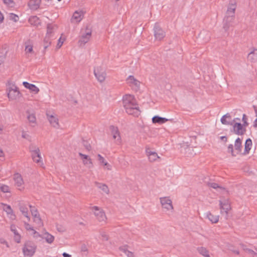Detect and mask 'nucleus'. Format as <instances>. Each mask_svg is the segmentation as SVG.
<instances>
[{"label": "nucleus", "mask_w": 257, "mask_h": 257, "mask_svg": "<svg viewBox=\"0 0 257 257\" xmlns=\"http://www.w3.org/2000/svg\"><path fill=\"white\" fill-rule=\"evenodd\" d=\"M60 40H61V38H60V39H59V40H58V41H59V42H58V44H57V47H58V48L61 47V46H62V44H63V42H61V43H60Z\"/></svg>", "instance_id": "nucleus-63"}, {"label": "nucleus", "mask_w": 257, "mask_h": 257, "mask_svg": "<svg viewBox=\"0 0 257 257\" xmlns=\"http://www.w3.org/2000/svg\"><path fill=\"white\" fill-rule=\"evenodd\" d=\"M33 161L37 163L40 162L41 161V157L40 154L39 155V154H37V156H36V159H33Z\"/></svg>", "instance_id": "nucleus-53"}, {"label": "nucleus", "mask_w": 257, "mask_h": 257, "mask_svg": "<svg viewBox=\"0 0 257 257\" xmlns=\"http://www.w3.org/2000/svg\"><path fill=\"white\" fill-rule=\"evenodd\" d=\"M226 118H230L231 117H230V115H229V114L228 113H227L225 115H224L221 118V122L222 124H226V125H233V122H228L226 120Z\"/></svg>", "instance_id": "nucleus-35"}, {"label": "nucleus", "mask_w": 257, "mask_h": 257, "mask_svg": "<svg viewBox=\"0 0 257 257\" xmlns=\"http://www.w3.org/2000/svg\"><path fill=\"white\" fill-rule=\"evenodd\" d=\"M126 81L130 86H131L134 91H138L140 90V82L135 78L134 76H129Z\"/></svg>", "instance_id": "nucleus-8"}, {"label": "nucleus", "mask_w": 257, "mask_h": 257, "mask_svg": "<svg viewBox=\"0 0 257 257\" xmlns=\"http://www.w3.org/2000/svg\"><path fill=\"white\" fill-rule=\"evenodd\" d=\"M206 216L212 223H215L218 221V215H214L210 212H208L207 213Z\"/></svg>", "instance_id": "nucleus-30"}, {"label": "nucleus", "mask_w": 257, "mask_h": 257, "mask_svg": "<svg viewBox=\"0 0 257 257\" xmlns=\"http://www.w3.org/2000/svg\"><path fill=\"white\" fill-rule=\"evenodd\" d=\"M0 243L1 244H6L7 247H9V245L8 242L4 238H0Z\"/></svg>", "instance_id": "nucleus-55"}, {"label": "nucleus", "mask_w": 257, "mask_h": 257, "mask_svg": "<svg viewBox=\"0 0 257 257\" xmlns=\"http://www.w3.org/2000/svg\"><path fill=\"white\" fill-rule=\"evenodd\" d=\"M25 51L27 53H31L33 51V46L32 45H27L26 46Z\"/></svg>", "instance_id": "nucleus-51"}, {"label": "nucleus", "mask_w": 257, "mask_h": 257, "mask_svg": "<svg viewBox=\"0 0 257 257\" xmlns=\"http://www.w3.org/2000/svg\"><path fill=\"white\" fill-rule=\"evenodd\" d=\"M0 190L4 193L10 192L9 187L6 185L0 184Z\"/></svg>", "instance_id": "nucleus-41"}, {"label": "nucleus", "mask_w": 257, "mask_h": 257, "mask_svg": "<svg viewBox=\"0 0 257 257\" xmlns=\"http://www.w3.org/2000/svg\"><path fill=\"white\" fill-rule=\"evenodd\" d=\"M28 205H29L23 202H20L18 204L19 210L22 214L28 218V220L29 221L30 220V217L29 216Z\"/></svg>", "instance_id": "nucleus-12"}, {"label": "nucleus", "mask_w": 257, "mask_h": 257, "mask_svg": "<svg viewBox=\"0 0 257 257\" xmlns=\"http://www.w3.org/2000/svg\"><path fill=\"white\" fill-rule=\"evenodd\" d=\"M10 19L15 22H17L19 21V18L17 15L11 13L10 16Z\"/></svg>", "instance_id": "nucleus-44"}, {"label": "nucleus", "mask_w": 257, "mask_h": 257, "mask_svg": "<svg viewBox=\"0 0 257 257\" xmlns=\"http://www.w3.org/2000/svg\"><path fill=\"white\" fill-rule=\"evenodd\" d=\"M208 186L212 187L214 189L220 188V189H222L224 190L225 189L224 188H223V187L220 186L219 185H218V184H217L216 183H214V182H208Z\"/></svg>", "instance_id": "nucleus-42"}, {"label": "nucleus", "mask_w": 257, "mask_h": 257, "mask_svg": "<svg viewBox=\"0 0 257 257\" xmlns=\"http://www.w3.org/2000/svg\"><path fill=\"white\" fill-rule=\"evenodd\" d=\"M91 30L88 29V27H87L85 33L82 34L79 40L78 43L80 46L84 45L89 41L91 36Z\"/></svg>", "instance_id": "nucleus-9"}, {"label": "nucleus", "mask_w": 257, "mask_h": 257, "mask_svg": "<svg viewBox=\"0 0 257 257\" xmlns=\"http://www.w3.org/2000/svg\"><path fill=\"white\" fill-rule=\"evenodd\" d=\"M7 53V51L6 49H2L0 51V65L4 62Z\"/></svg>", "instance_id": "nucleus-36"}, {"label": "nucleus", "mask_w": 257, "mask_h": 257, "mask_svg": "<svg viewBox=\"0 0 257 257\" xmlns=\"http://www.w3.org/2000/svg\"><path fill=\"white\" fill-rule=\"evenodd\" d=\"M55 25H53L51 24H48L47 26V33L46 36L48 37L53 38V29Z\"/></svg>", "instance_id": "nucleus-31"}, {"label": "nucleus", "mask_w": 257, "mask_h": 257, "mask_svg": "<svg viewBox=\"0 0 257 257\" xmlns=\"http://www.w3.org/2000/svg\"><path fill=\"white\" fill-rule=\"evenodd\" d=\"M94 74L97 80L101 83L103 82L105 79V71L101 66H98L94 68Z\"/></svg>", "instance_id": "nucleus-5"}, {"label": "nucleus", "mask_w": 257, "mask_h": 257, "mask_svg": "<svg viewBox=\"0 0 257 257\" xmlns=\"http://www.w3.org/2000/svg\"><path fill=\"white\" fill-rule=\"evenodd\" d=\"M160 203L162 207L166 211H173L174 207L172 204V201L168 197H164L160 198Z\"/></svg>", "instance_id": "nucleus-6"}, {"label": "nucleus", "mask_w": 257, "mask_h": 257, "mask_svg": "<svg viewBox=\"0 0 257 257\" xmlns=\"http://www.w3.org/2000/svg\"><path fill=\"white\" fill-rule=\"evenodd\" d=\"M27 119L30 123H36V118L35 114L31 113L29 111H27Z\"/></svg>", "instance_id": "nucleus-34"}, {"label": "nucleus", "mask_w": 257, "mask_h": 257, "mask_svg": "<svg viewBox=\"0 0 257 257\" xmlns=\"http://www.w3.org/2000/svg\"><path fill=\"white\" fill-rule=\"evenodd\" d=\"M233 132L237 135H243L246 132V127L240 122H235L233 124Z\"/></svg>", "instance_id": "nucleus-11"}, {"label": "nucleus", "mask_w": 257, "mask_h": 257, "mask_svg": "<svg viewBox=\"0 0 257 257\" xmlns=\"http://www.w3.org/2000/svg\"><path fill=\"white\" fill-rule=\"evenodd\" d=\"M33 234L34 237L38 238V237H41V235L39 233V232L35 230L33 231Z\"/></svg>", "instance_id": "nucleus-58"}, {"label": "nucleus", "mask_w": 257, "mask_h": 257, "mask_svg": "<svg viewBox=\"0 0 257 257\" xmlns=\"http://www.w3.org/2000/svg\"><path fill=\"white\" fill-rule=\"evenodd\" d=\"M34 222L37 225L38 227H41L43 225V223L40 216L33 218Z\"/></svg>", "instance_id": "nucleus-38"}, {"label": "nucleus", "mask_w": 257, "mask_h": 257, "mask_svg": "<svg viewBox=\"0 0 257 257\" xmlns=\"http://www.w3.org/2000/svg\"><path fill=\"white\" fill-rule=\"evenodd\" d=\"M25 228L27 230H32L34 231V229H33V227H32L29 223H25Z\"/></svg>", "instance_id": "nucleus-54"}, {"label": "nucleus", "mask_w": 257, "mask_h": 257, "mask_svg": "<svg viewBox=\"0 0 257 257\" xmlns=\"http://www.w3.org/2000/svg\"><path fill=\"white\" fill-rule=\"evenodd\" d=\"M79 156L81 157L83 160V163L88 168L93 167V163L91 159L86 155L83 154L81 153H79Z\"/></svg>", "instance_id": "nucleus-13"}, {"label": "nucleus", "mask_w": 257, "mask_h": 257, "mask_svg": "<svg viewBox=\"0 0 257 257\" xmlns=\"http://www.w3.org/2000/svg\"><path fill=\"white\" fill-rule=\"evenodd\" d=\"M197 249L199 253L203 255L204 257H210L209 251L205 247H199Z\"/></svg>", "instance_id": "nucleus-33"}, {"label": "nucleus", "mask_w": 257, "mask_h": 257, "mask_svg": "<svg viewBox=\"0 0 257 257\" xmlns=\"http://www.w3.org/2000/svg\"><path fill=\"white\" fill-rule=\"evenodd\" d=\"M4 3L9 7H13L15 5V3L13 0H3Z\"/></svg>", "instance_id": "nucleus-45"}, {"label": "nucleus", "mask_w": 257, "mask_h": 257, "mask_svg": "<svg viewBox=\"0 0 257 257\" xmlns=\"http://www.w3.org/2000/svg\"><path fill=\"white\" fill-rule=\"evenodd\" d=\"M231 250L234 253L236 254H239V251L238 250H232L231 249Z\"/></svg>", "instance_id": "nucleus-64"}, {"label": "nucleus", "mask_w": 257, "mask_h": 257, "mask_svg": "<svg viewBox=\"0 0 257 257\" xmlns=\"http://www.w3.org/2000/svg\"><path fill=\"white\" fill-rule=\"evenodd\" d=\"M23 85L24 86L25 88L29 89L31 92H33L34 94H37L40 91L39 89L35 85L30 84L28 82H23Z\"/></svg>", "instance_id": "nucleus-17"}, {"label": "nucleus", "mask_w": 257, "mask_h": 257, "mask_svg": "<svg viewBox=\"0 0 257 257\" xmlns=\"http://www.w3.org/2000/svg\"><path fill=\"white\" fill-rule=\"evenodd\" d=\"M220 207L221 212L224 210L226 214L228 213V211L230 209V205L228 200H224L223 201H219Z\"/></svg>", "instance_id": "nucleus-16"}, {"label": "nucleus", "mask_w": 257, "mask_h": 257, "mask_svg": "<svg viewBox=\"0 0 257 257\" xmlns=\"http://www.w3.org/2000/svg\"><path fill=\"white\" fill-rule=\"evenodd\" d=\"M97 157H98V160L99 161V162L103 164L104 166H107L108 170H111L110 167H110V166L109 165L108 163H107L106 162L104 161V158L103 157H102L100 154H98L97 155Z\"/></svg>", "instance_id": "nucleus-40"}, {"label": "nucleus", "mask_w": 257, "mask_h": 257, "mask_svg": "<svg viewBox=\"0 0 257 257\" xmlns=\"http://www.w3.org/2000/svg\"><path fill=\"white\" fill-rule=\"evenodd\" d=\"M21 236L20 234H18V235H15L14 236V240L17 243H20L21 242Z\"/></svg>", "instance_id": "nucleus-52"}, {"label": "nucleus", "mask_w": 257, "mask_h": 257, "mask_svg": "<svg viewBox=\"0 0 257 257\" xmlns=\"http://www.w3.org/2000/svg\"><path fill=\"white\" fill-rule=\"evenodd\" d=\"M29 22L32 25H34V26H36L40 25L41 23V20L36 16L30 17L29 19Z\"/></svg>", "instance_id": "nucleus-25"}, {"label": "nucleus", "mask_w": 257, "mask_h": 257, "mask_svg": "<svg viewBox=\"0 0 257 257\" xmlns=\"http://www.w3.org/2000/svg\"><path fill=\"white\" fill-rule=\"evenodd\" d=\"M154 36L155 39L158 40H161L165 36V32L157 23L155 24L154 27Z\"/></svg>", "instance_id": "nucleus-10"}, {"label": "nucleus", "mask_w": 257, "mask_h": 257, "mask_svg": "<svg viewBox=\"0 0 257 257\" xmlns=\"http://www.w3.org/2000/svg\"><path fill=\"white\" fill-rule=\"evenodd\" d=\"M110 130L113 136V138L114 139H116V141L117 143H119L120 142L121 139L118 128L113 125H111L110 126Z\"/></svg>", "instance_id": "nucleus-15"}, {"label": "nucleus", "mask_w": 257, "mask_h": 257, "mask_svg": "<svg viewBox=\"0 0 257 257\" xmlns=\"http://www.w3.org/2000/svg\"><path fill=\"white\" fill-rule=\"evenodd\" d=\"M220 139L224 141L225 142H226L227 141V138L226 136H222L220 137Z\"/></svg>", "instance_id": "nucleus-62"}, {"label": "nucleus", "mask_w": 257, "mask_h": 257, "mask_svg": "<svg viewBox=\"0 0 257 257\" xmlns=\"http://www.w3.org/2000/svg\"><path fill=\"white\" fill-rule=\"evenodd\" d=\"M47 115V117L50 124L54 127H59L58 119L53 115Z\"/></svg>", "instance_id": "nucleus-20"}, {"label": "nucleus", "mask_w": 257, "mask_h": 257, "mask_svg": "<svg viewBox=\"0 0 257 257\" xmlns=\"http://www.w3.org/2000/svg\"><path fill=\"white\" fill-rule=\"evenodd\" d=\"M247 60L251 62H257V49H253L248 54Z\"/></svg>", "instance_id": "nucleus-22"}, {"label": "nucleus", "mask_w": 257, "mask_h": 257, "mask_svg": "<svg viewBox=\"0 0 257 257\" xmlns=\"http://www.w3.org/2000/svg\"><path fill=\"white\" fill-rule=\"evenodd\" d=\"M128 246L127 245H124L119 246L118 249L120 251L123 252L127 257H134V252L128 250Z\"/></svg>", "instance_id": "nucleus-21"}, {"label": "nucleus", "mask_w": 257, "mask_h": 257, "mask_svg": "<svg viewBox=\"0 0 257 257\" xmlns=\"http://www.w3.org/2000/svg\"><path fill=\"white\" fill-rule=\"evenodd\" d=\"M186 154L190 156H193L196 155V153L193 152V149L192 147H187L186 149Z\"/></svg>", "instance_id": "nucleus-43"}, {"label": "nucleus", "mask_w": 257, "mask_h": 257, "mask_svg": "<svg viewBox=\"0 0 257 257\" xmlns=\"http://www.w3.org/2000/svg\"><path fill=\"white\" fill-rule=\"evenodd\" d=\"M84 14L82 11H75L72 16V20H75L77 23H79L83 19Z\"/></svg>", "instance_id": "nucleus-23"}, {"label": "nucleus", "mask_w": 257, "mask_h": 257, "mask_svg": "<svg viewBox=\"0 0 257 257\" xmlns=\"http://www.w3.org/2000/svg\"><path fill=\"white\" fill-rule=\"evenodd\" d=\"M242 146L241 140L239 138L236 139L234 144L235 152L233 150V146L232 144H230L227 147V152L231 153V156L235 157L237 154L241 152Z\"/></svg>", "instance_id": "nucleus-4"}, {"label": "nucleus", "mask_w": 257, "mask_h": 257, "mask_svg": "<svg viewBox=\"0 0 257 257\" xmlns=\"http://www.w3.org/2000/svg\"><path fill=\"white\" fill-rule=\"evenodd\" d=\"M44 235H45L44 237L46 239V241L48 243H51L53 242L54 239V237L52 235L49 234L47 232H46L44 234Z\"/></svg>", "instance_id": "nucleus-37"}, {"label": "nucleus", "mask_w": 257, "mask_h": 257, "mask_svg": "<svg viewBox=\"0 0 257 257\" xmlns=\"http://www.w3.org/2000/svg\"><path fill=\"white\" fill-rule=\"evenodd\" d=\"M30 151L32 153L33 160L36 159L37 154H40V149L38 147L31 145L30 147Z\"/></svg>", "instance_id": "nucleus-27"}, {"label": "nucleus", "mask_w": 257, "mask_h": 257, "mask_svg": "<svg viewBox=\"0 0 257 257\" xmlns=\"http://www.w3.org/2000/svg\"><path fill=\"white\" fill-rule=\"evenodd\" d=\"M123 104L127 114L135 116H138L140 115V111L134 96L130 94L125 95L123 97Z\"/></svg>", "instance_id": "nucleus-1"}, {"label": "nucleus", "mask_w": 257, "mask_h": 257, "mask_svg": "<svg viewBox=\"0 0 257 257\" xmlns=\"http://www.w3.org/2000/svg\"><path fill=\"white\" fill-rule=\"evenodd\" d=\"M82 143H83V146L85 148V149L88 150V151H90L91 150V146L90 145L89 143H88V142L86 141H85V140H83L82 141Z\"/></svg>", "instance_id": "nucleus-47"}, {"label": "nucleus", "mask_w": 257, "mask_h": 257, "mask_svg": "<svg viewBox=\"0 0 257 257\" xmlns=\"http://www.w3.org/2000/svg\"><path fill=\"white\" fill-rule=\"evenodd\" d=\"M247 116L245 114H243L242 118V120L243 121V124H242V125L244 127H246L248 125V123L247 121Z\"/></svg>", "instance_id": "nucleus-46"}, {"label": "nucleus", "mask_w": 257, "mask_h": 257, "mask_svg": "<svg viewBox=\"0 0 257 257\" xmlns=\"http://www.w3.org/2000/svg\"><path fill=\"white\" fill-rule=\"evenodd\" d=\"M4 16L3 15V14L1 13V12H0V23H2L4 21Z\"/></svg>", "instance_id": "nucleus-60"}, {"label": "nucleus", "mask_w": 257, "mask_h": 257, "mask_svg": "<svg viewBox=\"0 0 257 257\" xmlns=\"http://www.w3.org/2000/svg\"><path fill=\"white\" fill-rule=\"evenodd\" d=\"M22 137L23 138L28 140L30 138V136L28 134H27V133L23 132L22 133Z\"/></svg>", "instance_id": "nucleus-57"}, {"label": "nucleus", "mask_w": 257, "mask_h": 257, "mask_svg": "<svg viewBox=\"0 0 257 257\" xmlns=\"http://www.w3.org/2000/svg\"><path fill=\"white\" fill-rule=\"evenodd\" d=\"M152 122L153 123L163 124L169 120L168 119L162 117L158 115H155L152 118Z\"/></svg>", "instance_id": "nucleus-24"}, {"label": "nucleus", "mask_w": 257, "mask_h": 257, "mask_svg": "<svg viewBox=\"0 0 257 257\" xmlns=\"http://www.w3.org/2000/svg\"><path fill=\"white\" fill-rule=\"evenodd\" d=\"M244 250L247 252L252 255H257V253L255 252L253 250L249 248H244Z\"/></svg>", "instance_id": "nucleus-49"}, {"label": "nucleus", "mask_w": 257, "mask_h": 257, "mask_svg": "<svg viewBox=\"0 0 257 257\" xmlns=\"http://www.w3.org/2000/svg\"><path fill=\"white\" fill-rule=\"evenodd\" d=\"M11 230L14 233V235L19 234L18 231L16 229V225L14 224H12L10 227Z\"/></svg>", "instance_id": "nucleus-48"}, {"label": "nucleus", "mask_w": 257, "mask_h": 257, "mask_svg": "<svg viewBox=\"0 0 257 257\" xmlns=\"http://www.w3.org/2000/svg\"><path fill=\"white\" fill-rule=\"evenodd\" d=\"M146 152L148 156L149 161L151 162L156 161L157 159L160 158L157 153L151 151L149 148L146 147Z\"/></svg>", "instance_id": "nucleus-14"}, {"label": "nucleus", "mask_w": 257, "mask_h": 257, "mask_svg": "<svg viewBox=\"0 0 257 257\" xmlns=\"http://www.w3.org/2000/svg\"><path fill=\"white\" fill-rule=\"evenodd\" d=\"M91 209L94 210V214L98 221H105L106 217L104 212L102 209L95 206L91 207Z\"/></svg>", "instance_id": "nucleus-7"}, {"label": "nucleus", "mask_w": 257, "mask_h": 257, "mask_svg": "<svg viewBox=\"0 0 257 257\" xmlns=\"http://www.w3.org/2000/svg\"><path fill=\"white\" fill-rule=\"evenodd\" d=\"M52 38L45 36L43 40V45L44 47V51L51 45Z\"/></svg>", "instance_id": "nucleus-32"}, {"label": "nucleus", "mask_w": 257, "mask_h": 257, "mask_svg": "<svg viewBox=\"0 0 257 257\" xmlns=\"http://www.w3.org/2000/svg\"><path fill=\"white\" fill-rule=\"evenodd\" d=\"M41 0H30L28 3V6L31 10H37L41 4Z\"/></svg>", "instance_id": "nucleus-19"}, {"label": "nucleus", "mask_w": 257, "mask_h": 257, "mask_svg": "<svg viewBox=\"0 0 257 257\" xmlns=\"http://www.w3.org/2000/svg\"><path fill=\"white\" fill-rule=\"evenodd\" d=\"M252 146V141L250 139H247L245 143L244 150L243 155L248 154L251 149Z\"/></svg>", "instance_id": "nucleus-26"}, {"label": "nucleus", "mask_w": 257, "mask_h": 257, "mask_svg": "<svg viewBox=\"0 0 257 257\" xmlns=\"http://www.w3.org/2000/svg\"><path fill=\"white\" fill-rule=\"evenodd\" d=\"M19 95L20 92L17 89V88H16V89H11L8 93L9 98L11 100L16 99L19 97Z\"/></svg>", "instance_id": "nucleus-18"}, {"label": "nucleus", "mask_w": 257, "mask_h": 257, "mask_svg": "<svg viewBox=\"0 0 257 257\" xmlns=\"http://www.w3.org/2000/svg\"><path fill=\"white\" fill-rule=\"evenodd\" d=\"M236 8L235 0H230L228 4L226 15L223 19V28L227 32L229 28L232 26L235 17V12Z\"/></svg>", "instance_id": "nucleus-2"}, {"label": "nucleus", "mask_w": 257, "mask_h": 257, "mask_svg": "<svg viewBox=\"0 0 257 257\" xmlns=\"http://www.w3.org/2000/svg\"><path fill=\"white\" fill-rule=\"evenodd\" d=\"M5 207L4 208V210L8 214H11L12 216H14V218L15 217V215L13 214V210L11 207L9 205H5Z\"/></svg>", "instance_id": "nucleus-39"}, {"label": "nucleus", "mask_w": 257, "mask_h": 257, "mask_svg": "<svg viewBox=\"0 0 257 257\" xmlns=\"http://www.w3.org/2000/svg\"><path fill=\"white\" fill-rule=\"evenodd\" d=\"M14 179L15 182V184L18 187H20L23 184V180L21 175L19 173H16L14 175Z\"/></svg>", "instance_id": "nucleus-28"}, {"label": "nucleus", "mask_w": 257, "mask_h": 257, "mask_svg": "<svg viewBox=\"0 0 257 257\" xmlns=\"http://www.w3.org/2000/svg\"><path fill=\"white\" fill-rule=\"evenodd\" d=\"M37 245L31 241L25 242L22 248L23 252L25 257H32L35 253Z\"/></svg>", "instance_id": "nucleus-3"}, {"label": "nucleus", "mask_w": 257, "mask_h": 257, "mask_svg": "<svg viewBox=\"0 0 257 257\" xmlns=\"http://www.w3.org/2000/svg\"><path fill=\"white\" fill-rule=\"evenodd\" d=\"M63 257H71V255L66 252H64L62 254Z\"/></svg>", "instance_id": "nucleus-61"}, {"label": "nucleus", "mask_w": 257, "mask_h": 257, "mask_svg": "<svg viewBox=\"0 0 257 257\" xmlns=\"http://www.w3.org/2000/svg\"><path fill=\"white\" fill-rule=\"evenodd\" d=\"M28 207L30 208L31 213L32 212H33L34 211H35V210H37V209L34 206H32L31 205H29Z\"/></svg>", "instance_id": "nucleus-59"}, {"label": "nucleus", "mask_w": 257, "mask_h": 257, "mask_svg": "<svg viewBox=\"0 0 257 257\" xmlns=\"http://www.w3.org/2000/svg\"><path fill=\"white\" fill-rule=\"evenodd\" d=\"M94 183L96 187L100 189L103 192L106 194L109 193V190L108 186L106 184L100 183L97 182H95Z\"/></svg>", "instance_id": "nucleus-29"}, {"label": "nucleus", "mask_w": 257, "mask_h": 257, "mask_svg": "<svg viewBox=\"0 0 257 257\" xmlns=\"http://www.w3.org/2000/svg\"><path fill=\"white\" fill-rule=\"evenodd\" d=\"M32 215L33 216V218L35 217H37L38 216H40L39 213L37 210H35V211H34L33 212H32Z\"/></svg>", "instance_id": "nucleus-56"}, {"label": "nucleus", "mask_w": 257, "mask_h": 257, "mask_svg": "<svg viewBox=\"0 0 257 257\" xmlns=\"http://www.w3.org/2000/svg\"><path fill=\"white\" fill-rule=\"evenodd\" d=\"M101 237H102V239L104 240H108L109 239L108 236L104 232H102L100 233Z\"/></svg>", "instance_id": "nucleus-50"}]
</instances>
